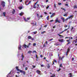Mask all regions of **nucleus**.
Masks as SVG:
<instances>
[{
  "label": "nucleus",
  "mask_w": 77,
  "mask_h": 77,
  "mask_svg": "<svg viewBox=\"0 0 77 77\" xmlns=\"http://www.w3.org/2000/svg\"><path fill=\"white\" fill-rule=\"evenodd\" d=\"M20 72L21 73H23V75H25L26 74V72L24 71H23L21 70H20Z\"/></svg>",
  "instance_id": "nucleus-6"
},
{
  "label": "nucleus",
  "mask_w": 77,
  "mask_h": 77,
  "mask_svg": "<svg viewBox=\"0 0 77 77\" xmlns=\"http://www.w3.org/2000/svg\"><path fill=\"white\" fill-rule=\"evenodd\" d=\"M26 1H25V4L26 5H29V4H30V3H31V1H29V2L28 4H27V2H29V0H26Z\"/></svg>",
  "instance_id": "nucleus-3"
},
{
  "label": "nucleus",
  "mask_w": 77,
  "mask_h": 77,
  "mask_svg": "<svg viewBox=\"0 0 77 77\" xmlns=\"http://www.w3.org/2000/svg\"><path fill=\"white\" fill-rule=\"evenodd\" d=\"M52 40H53V38H52V39H49L48 41H52Z\"/></svg>",
  "instance_id": "nucleus-36"
},
{
  "label": "nucleus",
  "mask_w": 77,
  "mask_h": 77,
  "mask_svg": "<svg viewBox=\"0 0 77 77\" xmlns=\"http://www.w3.org/2000/svg\"><path fill=\"white\" fill-rule=\"evenodd\" d=\"M61 20H63V23H64L65 22V18H64V17H61Z\"/></svg>",
  "instance_id": "nucleus-13"
},
{
  "label": "nucleus",
  "mask_w": 77,
  "mask_h": 77,
  "mask_svg": "<svg viewBox=\"0 0 77 77\" xmlns=\"http://www.w3.org/2000/svg\"><path fill=\"white\" fill-rule=\"evenodd\" d=\"M33 33L34 34H36V33H37V32L36 31L34 32H33Z\"/></svg>",
  "instance_id": "nucleus-31"
},
{
  "label": "nucleus",
  "mask_w": 77,
  "mask_h": 77,
  "mask_svg": "<svg viewBox=\"0 0 77 77\" xmlns=\"http://www.w3.org/2000/svg\"><path fill=\"white\" fill-rule=\"evenodd\" d=\"M32 66L33 67V68H36V66Z\"/></svg>",
  "instance_id": "nucleus-55"
},
{
  "label": "nucleus",
  "mask_w": 77,
  "mask_h": 77,
  "mask_svg": "<svg viewBox=\"0 0 77 77\" xmlns=\"http://www.w3.org/2000/svg\"><path fill=\"white\" fill-rule=\"evenodd\" d=\"M36 59H38V56H37V55H36Z\"/></svg>",
  "instance_id": "nucleus-57"
},
{
  "label": "nucleus",
  "mask_w": 77,
  "mask_h": 77,
  "mask_svg": "<svg viewBox=\"0 0 77 77\" xmlns=\"http://www.w3.org/2000/svg\"><path fill=\"white\" fill-rule=\"evenodd\" d=\"M59 59H60V60H61V57H59Z\"/></svg>",
  "instance_id": "nucleus-56"
},
{
  "label": "nucleus",
  "mask_w": 77,
  "mask_h": 77,
  "mask_svg": "<svg viewBox=\"0 0 77 77\" xmlns=\"http://www.w3.org/2000/svg\"><path fill=\"white\" fill-rule=\"evenodd\" d=\"M65 6H68V4H65Z\"/></svg>",
  "instance_id": "nucleus-60"
},
{
  "label": "nucleus",
  "mask_w": 77,
  "mask_h": 77,
  "mask_svg": "<svg viewBox=\"0 0 77 77\" xmlns=\"http://www.w3.org/2000/svg\"><path fill=\"white\" fill-rule=\"evenodd\" d=\"M3 14L4 17H6V12H4Z\"/></svg>",
  "instance_id": "nucleus-21"
},
{
  "label": "nucleus",
  "mask_w": 77,
  "mask_h": 77,
  "mask_svg": "<svg viewBox=\"0 0 77 77\" xmlns=\"http://www.w3.org/2000/svg\"><path fill=\"white\" fill-rule=\"evenodd\" d=\"M61 9H62V10H64V12H65V11H66V10H65V8H61Z\"/></svg>",
  "instance_id": "nucleus-30"
},
{
  "label": "nucleus",
  "mask_w": 77,
  "mask_h": 77,
  "mask_svg": "<svg viewBox=\"0 0 77 77\" xmlns=\"http://www.w3.org/2000/svg\"><path fill=\"white\" fill-rule=\"evenodd\" d=\"M46 19L47 20H49V16H48L47 17H46Z\"/></svg>",
  "instance_id": "nucleus-28"
},
{
  "label": "nucleus",
  "mask_w": 77,
  "mask_h": 77,
  "mask_svg": "<svg viewBox=\"0 0 77 77\" xmlns=\"http://www.w3.org/2000/svg\"><path fill=\"white\" fill-rule=\"evenodd\" d=\"M69 51H70V49L69 48H68L67 49V53H69Z\"/></svg>",
  "instance_id": "nucleus-22"
},
{
  "label": "nucleus",
  "mask_w": 77,
  "mask_h": 77,
  "mask_svg": "<svg viewBox=\"0 0 77 77\" xmlns=\"http://www.w3.org/2000/svg\"><path fill=\"white\" fill-rule=\"evenodd\" d=\"M73 17H74V15H71L69 17H68V18H69V19H70L71 18H73Z\"/></svg>",
  "instance_id": "nucleus-18"
},
{
  "label": "nucleus",
  "mask_w": 77,
  "mask_h": 77,
  "mask_svg": "<svg viewBox=\"0 0 77 77\" xmlns=\"http://www.w3.org/2000/svg\"><path fill=\"white\" fill-rule=\"evenodd\" d=\"M54 8H56V4H54Z\"/></svg>",
  "instance_id": "nucleus-49"
},
{
  "label": "nucleus",
  "mask_w": 77,
  "mask_h": 77,
  "mask_svg": "<svg viewBox=\"0 0 77 77\" xmlns=\"http://www.w3.org/2000/svg\"><path fill=\"white\" fill-rule=\"evenodd\" d=\"M37 8H39V4H37Z\"/></svg>",
  "instance_id": "nucleus-35"
},
{
  "label": "nucleus",
  "mask_w": 77,
  "mask_h": 77,
  "mask_svg": "<svg viewBox=\"0 0 77 77\" xmlns=\"http://www.w3.org/2000/svg\"><path fill=\"white\" fill-rule=\"evenodd\" d=\"M63 58H64V56H63L61 58V60H62L63 59Z\"/></svg>",
  "instance_id": "nucleus-46"
},
{
  "label": "nucleus",
  "mask_w": 77,
  "mask_h": 77,
  "mask_svg": "<svg viewBox=\"0 0 77 77\" xmlns=\"http://www.w3.org/2000/svg\"><path fill=\"white\" fill-rule=\"evenodd\" d=\"M64 17H67V14H66L63 15Z\"/></svg>",
  "instance_id": "nucleus-29"
},
{
  "label": "nucleus",
  "mask_w": 77,
  "mask_h": 77,
  "mask_svg": "<svg viewBox=\"0 0 77 77\" xmlns=\"http://www.w3.org/2000/svg\"><path fill=\"white\" fill-rule=\"evenodd\" d=\"M46 33V32H45V31H43V32H41V33L42 34H43V33Z\"/></svg>",
  "instance_id": "nucleus-32"
},
{
  "label": "nucleus",
  "mask_w": 77,
  "mask_h": 77,
  "mask_svg": "<svg viewBox=\"0 0 77 77\" xmlns=\"http://www.w3.org/2000/svg\"><path fill=\"white\" fill-rule=\"evenodd\" d=\"M28 39H32V37L30 36H29L28 37Z\"/></svg>",
  "instance_id": "nucleus-27"
},
{
  "label": "nucleus",
  "mask_w": 77,
  "mask_h": 77,
  "mask_svg": "<svg viewBox=\"0 0 77 77\" xmlns=\"http://www.w3.org/2000/svg\"><path fill=\"white\" fill-rule=\"evenodd\" d=\"M76 38H77L75 39L76 40H74L73 42H75V44H76V43H77V36L76 37Z\"/></svg>",
  "instance_id": "nucleus-14"
},
{
  "label": "nucleus",
  "mask_w": 77,
  "mask_h": 77,
  "mask_svg": "<svg viewBox=\"0 0 77 77\" xmlns=\"http://www.w3.org/2000/svg\"><path fill=\"white\" fill-rule=\"evenodd\" d=\"M60 67H63V66L62 65V64H60Z\"/></svg>",
  "instance_id": "nucleus-40"
},
{
  "label": "nucleus",
  "mask_w": 77,
  "mask_h": 77,
  "mask_svg": "<svg viewBox=\"0 0 77 77\" xmlns=\"http://www.w3.org/2000/svg\"><path fill=\"white\" fill-rule=\"evenodd\" d=\"M36 45V43H35L33 44V46H35Z\"/></svg>",
  "instance_id": "nucleus-53"
},
{
  "label": "nucleus",
  "mask_w": 77,
  "mask_h": 77,
  "mask_svg": "<svg viewBox=\"0 0 77 77\" xmlns=\"http://www.w3.org/2000/svg\"><path fill=\"white\" fill-rule=\"evenodd\" d=\"M74 9H77V5H75L74 6Z\"/></svg>",
  "instance_id": "nucleus-20"
},
{
  "label": "nucleus",
  "mask_w": 77,
  "mask_h": 77,
  "mask_svg": "<svg viewBox=\"0 0 77 77\" xmlns=\"http://www.w3.org/2000/svg\"><path fill=\"white\" fill-rule=\"evenodd\" d=\"M33 26H35V23H30Z\"/></svg>",
  "instance_id": "nucleus-25"
},
{
  "label": "nucleus",
  "mask_w": 77,
  "mask_h": 77,
  "mask_svg": "<svg viewBox=\"0 0 77 77\" xmlns=\"http://www.w3.org/2000/svg\"><path fill=\"white\" fill-rule=\"evenodd\" d=\"M51 77H55V75L54 74L53 75L51 76Z\"/></svg>",
  "instance_id": "nucleus-38"
},
{
  "label": "nucleus",
  "mask_w": 77,
  "mask_h": 77,
  "mask_svg": "<svg viewBox=\"0 0 77 77\" xmlns=\"http://www.w3.org/2000/svg\"><path fill=\"white\" fill-rule=\"evenodd\" d=\"M24 20H25V21H26V22H27V21H28V20H30V17H28L26 19V18H24Z\"/></svg>",
  "instance_id": "nucleus-4"
},
{
  "label": "nucleus",
  "mask_w": 77,
  "mask_h": 77,
  "mask_svg": "<svg viewBox=\"0 0 77 77\" xmlns=\"http://www.w3.org/2000/svg\"><path fill=\"white\" fill-rule=\"evenodd\" d=\"M72 61H73L74 60V58L72 57Z\"/></svg>",
  "instance_id": "nucleus-51"
},
{
  "label": "nucleus",
  "mask_w": 77,
  "mask_h": 77,
  "mask_svg": "<svg viewBox=\"0 0 77 77\" xmlns=\"http://www.w3.org/2000/svg\"><path fill=\"white\" fill-rule=\"evenodd\" d=\"M53 20H51L50 21V22H53Z\"/></svg>",
  "instance_id": "nucleus-63"
},
{
  "label": "nucleus",
  "mask_w": 77,
  "mask_h": 77,
  "mask_svg": "<svg viewBox=\"0 0 77 77\" xmlns=\"http://www.w3.org/2000/svg\"><path fill=\"white\" fill-rule=\"evenodd\" d=\"M55 23H60V20H58V18H56L55 20Z\"/></svg>",
  "instance_id": "nucleus-2"
},
{
  "label": "nucleus",
  "mask_w": 77,
  "mask_h": 77,
  "mask_svg": "<svg viewBox=\"0 0 77 77\" xmlns=\"http://www.w3.org/2000/svg\"><path fill=\"white\" fill-rule=\"evenodd\" d=\"M55 16V13H52V14L50 16V18H53L54 16Z\"/></svg>",
  "instance_id": "nucleus-8"
},
{
  "label": "nucleus",
  "mask_w": 77,
  "mask_h": 77,
  "mask_svg": "<svg viewBox=\"0 0 77 77\" xmlns=\"http://www.w3.org/2000/svg\"><path fill=\"white\" fill-rule=\"evenodd\" d=\"M21 45L19 46V47L18 48V50H21Z\"/></svg>",
  "instance_id": "nucleus-26"
},
{
  "label": "nucleus",
  "mask_w": 77,
  "mask_h": 77,
  "mask_svg": "<svg viewBox=\"0 0 77 77\" xmlns=\"http://www.w3.org/2000/svg\"><path fill=\"white\" fill-rule=\"evenodd\" d=\"M39 2V1H38L35 4V5H34V6H33V8L35 9H36V8H37V7L36 6V4L38 3V2Z\"/></svg>",
  "instance_id": "nucleus-5"
},
{
  "label": "nucleus",
  "mask_w": 77,
  "mask_h": 77,
  "mask_svg": "<svg viewBox=\"0 0 77 77\" xmlns=\"http://www.w3.org/2000/svg\"><path fill=\"white\" fill-rule=\"evenodd\" d=\"M36 72L38 74L40 75V73H41V71H40V70H37V71H36Z\"/></svg>",
  "instance_id": "nucleus-7"
},
{
  "label": "nucleus",
  "mask_w": 77,
  "mask_h": 77,
  "mask_svg": "<svg viewBox=\"0 0 77 77\" xmlns=\"http://www.w3.org/2000/svg\"><path fill=\"white\" fill-rule=\"evenodd\" d=\"M31 45V43H29L28 45H29H29Z\"/></svg>",
  "instance_id": "nucleus-59"
},
{
  "label": "nucleus",
  "mask_w": 77,
  "mask_h": 77,
  "mask_svg": "<svg viewBox=\"0 0 77 77\" xmlns=\"http://www.w3.org/2000/svg\"><path fill=\"white\" fill-rule=\"evenodd\" d=\"M64 27L65 28H66V27H68V25H65L64 26Z\"/></svg>",
  "instance_id": "nucleus-37"
},
{
  "label": "nucleus",
  "mask_w": 77,
  "mask_h": 77,
  "mask_svg": "<svg viewBox=\"0 0 77 77\" xmlns=\"http://www.w3.org/2000/svg\"><path fill=\"white\" fill-rule=\"evenodd\" d=\"M37 15L38 18H39V14H37Z\"/></svg>",
  "instance_id": "nucleus-39"
},
{
  "label": "nucleus",
  "mask_w": 77,
  "mask_h": 77,
  "mask_svg": "<svg viewBox=\"0 0 77 77\" xmlns=\"http://www.w3.org/2000/svg\"><path fill=\"white\" fill-rule=\"evenodd\" d=\"M27 48H29V46L28 45L27 46Z\"/></svg>",
  "instance_id": "nucleus-64"
},
{
  "label": "nucleus",
  "mask_w": 77,
  "mask_h": 77,
  "mask_svg": "<svg viewBox=\"0 0 77 77\" xmlns=\"http://www.w3.org/2000/svg\"><path fill=\"white\" fill-rule=\"evenodd\" d=\"M23 47H24L25 48H27V45L25 44H24L23 45Z\"/></svg>",
  "instance_id": "nucleus-17"
},
{
  "label": "nucleus",
  "mask_w": 77,
  "mask_h": 77,
  "mask_svg": "<svg viewBox=\"0 0 77 77\" xmlns=\"http://www.w3.org/2000/svg\"><path fill=\"white\" fill-rule=\"evenodd\" d=\"M68 30V29H65L64 30V32H65V31H66V30Z\"/></svg>",
  "instance_id": "nucleus-54"
},
{
  "label": "nucleus",
  "mask_w": 77,
  "mask_h": 77,
  "mask_svg": "<svg viewBox=\"0 0 77 77\" xmlns=\"http://www.w3.org/2000/svg\"><path fill=\"white\" fill-rule=\"evenodd\" d=\"M49 8V5H47V7H46V9H48V8Z\"/></svg>",
  "instance_id": "nucleus-45"
},
{
  "label": "nucleus",
  "mask_w": 77,
  "mask_h": 77,
  "mask_svg": "<svg viewBox=\"0 0 77 77\" xmlns=\"http://www.w3.org/2000/svg\"><path fill=\"white\" fill-rule=\"evenodd\" d=\"M70 39H69V40H67L66 41H67V42H70Z\"/></svg>",
  "instance_id": "nucleus-52"
},
{
  "label": "nucleus",
  "mask_w": 77,
  "mask_h": 77,
  "mask_svg": "<svg viewBox=\"0 0 77 77\" xmlns=\"http://www.w3.org/2000/svg\"><path fill=\"white\" fill-rule=\"evenodd\" d=\"M48 66H47L48 68H50V66L49 65V64H48Z\"/></svg>",
  "instance_id": "nucleus-33"
},
{
  "label": "nucleus",
  "mask_w": 77,
  "mask_h": 77,
  "mask_svg": "<svg viewBox=\"0 0 77 77\" xmlns=\"http://www.w3.org/2000/svg\"><path fill=\"white\" fill-rule=\"evenodd\" d=\"M69 76L70 77H72V74L71 73H69Z\"/></svg>",
  "instance_id": "nucleus-24"
},
{
  "label": "nucleus",
  "mask_w": 77,
  "mask_h": 77,
  "mask_svg": "<svg viewBox=\"0 0 77 77\" xmlns=\"http://www.w3.org/2000/svg\"><path fill=\"white\" fill-rule=\"evenodd\" d=\"M58 35L60 36H61V37H60V39H61V38H64V37L62 36V35H61L59 34H58Z\"/></svg>",
  "instance_id": "nucleus-12"
},
{
  "label": "nucleus",
  "mask_w": 77,
  "mask_h": 77,
  "mask_svg": "<svg viewBox=\"0 0 77 77\" xmlns=\"http://www.w3.org/2000/svg\"><path fill=\"white\" fill-rule=\"evenodd\" d=\"M54 62H55V63H57V61L55 60H54V61H53V63L52 64V65L54 64Z\"/></svg>",
  "instance_id": "nucleus-16"
},
{
  "label": "nucleus",
  "mask_w": 77,
  "mask_h": 77,
  "mask_svg": "<svg viewBox=\"0 0 77 77\" xmlns=\"http://www.w3.org/2000/svg\"><path fill=\"white\" fill-rule=\"evenodd\" d=\"M18 8H19V10H21V9H23V7H18Z\"/></svg>",
  "instance_id": "nucleus-19"
},
{
  "label": "nucleus",
  "mask_w": 77,
  "mask_h": 77,
  "mask_svg": "<svg viewBox=\"0 0 77 77\" xmlns=\"http://www.w3.org/2000/svg\"><path fill=\"white\" fill-rule=\"evenodd\" d=\"M5 2L4 1H2L1 3V5H2V6L3 7V8H4V7H5Z\"/></svg>",
  "instance_id": "nucleus-1"
},
{
  "label": "nucleus",
  "mask_w": 77,
  "mask_h": 77,
  "mask_svg": "<svg viewBox=\"0 0 77 77\" xmlns=\"http://www.w3.org/2000/svg\"><path fill=\"white\" fill-rule=\"evenodd\" d=\"M41 67H44V65H41Z\"/></svg>",
  "instance_id": "nucleus-58"
},
{
  "label": "nucleus",
  "mask_w": 77,
  "mask_h": 77,
  "mask_svg": "<svg viewBox=\"0 0 77 77\" xmlns=\"http://www.w3.org/2000/svg\"><path fill=\"white\" fill-rule=\"evenodd\" d=\"M64 32H65V31H62L61 32H60L59 33V34H61V33H63Z\"/></svg>",
  "instance_id": "nucleus-47"
},
{
  "label": "nucleus",
  "mask_w": 77,
  "mask_h": 77,
  "mask_svg": "<svg viewBox=\"0 0 77 77\" xmlns=\"http://www.w3.org/2000/svg\"><path fill=\"white\" fill-rule=\"evenodd\" d=\"M27 69H28V67H26L25 68V70H26V71H27Z\"/></svg>",
  "instance_id": "nucleus-41"
},
{
  "label": "nucleus",
  "mask_w": 77,
  "mask_h": 77,
  "mask_svg": "<svg viewBox=\"0 0 77 77\" xmlns=\"http://www.w3.org/2000/svg\"><path fill=\"white\" fill-rule=\"evenodd\" d=\"M23 14V13L21 12L20 13V16H22Z\"/></svg>",
  "instance_id": "nucleus-34"
},
{
  "label": "nucleus",
  "mask_w": 77,
  "mask_h": 77,
  "mask_svg": "<svg viewBox=\"0 0 77 77\" xmlns=\"http://www.w3.org/2000/svg\"><path fill=\"white\" fill-rule=\"evenodd\" d=\"M15 13V9H13V11H12V14H14Z\"/></svg>",
  "instance_id": "nucleus-15"
},
{
  "label": "nucleus",
  "mask_w": 77,
  "mask_h": 77,
  "mask_svg": "<svg viewBox=\"0 0 77 77\" xmlns=\"http://www.w3.org/2000/svg\"><path fill=\"white\" fill-rule=\"evenodd\" d=\"M41 17V18H42V16L41 15V16H39V18H40Z\"/></svg>",
  "instance_id": "nucleus-62"
},
{
  "label": "nucleus",
  "mask_w": 77,
  "mask_h": 77,
  "mask_svg": "<svg viewBox=\"0 0 77 77\" xmlns=\"http://www.w3.org/2000/svg\"><path fill=\"white\" fill-rule=\"evenodd\" d=\"M32 53V51H28V53H29V54H31V53Z\"/></svg>",
  "instance_id": "nucleus-23"
},
{
  "label": "nucleus",
  "mask_w": 77,
  "mask_h": 77,
  "mask_svg": "<svg viewBox=\"0 0 77 77\" xmlns=\"http://www.w3.org/2000/svg\"><path fill=\"white\" fill-rule=\"evenodd\" d=\"M58 4L59 5H62V3H58Z\"/></svg>",
  "instance_id": "nucleus-48"
},
{
  "label": "nucleus",
  "mask_w": 77,
  "mask_h": 77,
  "mask_svg": "<svg viewBox=\"0 0 77 77\" xmlns=\"http://www.w3.org/2000/svg\"><path fill=\"white\" fill-rule=\"evenodd\" d=\"M16 69H17V70L18 71H20V69H18V66L16 67Z\"/></svg>",
  "instance_id": "nucleus-11"
},
{
  "label": "nucleus",
  "mask_w": 77,
  "mask_h": 77,
  "mask_svg": "<svg viewBox=\"0 0 77 77\" xmlns=\"http://www.w3.org/2000/svg\"><path fill=\"white\" fill-rule=\"evenodd\" d=\"M40 57H43V56H42V55H40Z\"/></svg>",
  "instance_id": "nucleus-61"
},
{
  "label": "nucleus",
  "mask_w": 77,
  "mask_h": 77,
  "mask_svg": "<svg viewBox=\"0 0 77 77\" xmlns=\"http://www.w3.org/2000/svg\"><path fill=\"white\" fill-rule=\"evenodd\" d=\"M71 28H72L71 29V31H72V30H73V27H72V26Z\"/></svg>",
  "instance_id": "nucleus-42"
},
{
  "label": "nucleus",
  "mask_w": 77,
  "mask_h": 77,
  "mask_svg": "<svg viewBox=\"0 0 77 77\" xmlns=\"http://www.w3.org/2000/svg\"><path fill=\"white\" fill-rule=\"evenodd\" d=\"M22 57V60L23 61V59H24V56L23 55V53H22L21 55Z\"/></svg>",
  "instance_id": "nucleus-10"
},
{
  "label": "nucleus",
  "mask_w": 77,
  "mask_h": 77,
  "mask_svg": "<svg viewBox=\"0 0 77 77\" xmlns=\"http://www.w3.org/2000/svg\"><path fill=\"white\" fill-rule=\"evenodd\" d=\"M32 53H36V51H33Z\"/></svg>",
  "instance_id": "nucleus-43"
},
{
  "label": "nucleus",
  "mask_w": 77,
  "mask_h": 77,
  "mask_svg": "<svg viewBox=\"0 0 77 77\" xmlns=\"http://www.w3.org/2000/svg\"><path fill=\"white\" fill-rule=\"evenodd\" d=\"M58 41L60 42H63V41H64V40L63 39H59Z\"/></svg>",
  "instance_id": "nucleus-9"
},
{
  "label": "nucleus",
  "mask_w": 77,
  "mask_h": 77,
  "mask_svg": "<svg viewBox=\"0 0 77 77\" xmlns=\"http://www.w3.org/2000/svg\"><path fill=\"white\" fill-rule=\"evenodd\" d=\"M37 25V22H35V24H34V26H36Z\"/></svg>",
  "instance_id": "nucleus-50"
},
{
  "label": "nucleus",
  "mask_w": 77,
  "mask_h": 77,
  "mask_svg": "<svg viewBox=\"0 0 77 77\" xmlns=\"http://www.w3.org/2000/svg\"><path fill=\"white\" fill-rule=\"evenodd\" d=\"M61 69L60 68H59V69L57 70V72H59L60 71Z\"/></svg>",
  "instance_id": "nucleus-44"
}]
</instances>
